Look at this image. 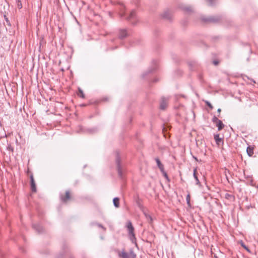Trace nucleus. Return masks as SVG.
I'll list each match as a JSON object with an SVG mask.
<instances>
[{
  "label": "nucleus",
  "mask_w": 258,
  "mask_h": 258,
  "mask_svg": "<svg viewBox=\"0 0 258 258\" xmlns=\"http://www.w3.org/2000/svg\"><path fill=\"white\" fill-rule=\"evenodd\" d=\"M116 5L119 6V15L121 18L125 17V18L131 22L133 25H136L137 24V16L136 12L134 10L131 11L128 16L125 17V7L124 5L120 2H117Z\"/></svg>",
  "instance_id": "1"
},
{
  "label": "nucleus",
  "mask_w": 258,
  "mask_h": 258,
  "mask_svg": "<svg viewBox=\"0 0 258 258\" xmlns=\"http://www.w3.org/2000/svg\"><path fill=\"white\" fill-rule=\"evenodd\" d=\"M115 163L118 176L122 180H123L125 176V169L122 165L121 158L118 152L116 153Z\"/></svg>",
  "instance_id": "2"
},
{
  "label": "nucleus",
  "mask_w": 258,
  "mask_h": 258,
  "mask_svg": "<svg viewBox=\"0 0 258 258\" xmlns=\"http://www.w3.org/2000/svg\"><path fill=\"white\" fill-rule=\"evenodd\" d=\"M126 227L128 229V235L130 237L131 240L133 242H134L136 241V237L135 234L134 233V228L132 225L131 221H127Z\"/></svg>",
  "instance_id": "3"
},
{
  "label": "nucleus",
  "mask_w": 258,
  "mask_h": 258,
  "mask_svg": "<svg viewBox=\"0 0 258 258\" xmlns=\"http://www.w3.org/2000/svg\"><path fill=\"white\" fill-rule=\"evenodd\" d=\"M201 20L202 21L206 23H217L221 20V17L219 16L202 17Z\"/></svg>",
  "instance_id": "4"
},
{
  "label": "nucleus",
  "mask_w": 258,
  "mask_h": 258,
  "mask_svg": "<svg viewBox=\"0 0 258 258\" xmlns=\"http://www.w3.org/2000/svg\"><path fill=\"white\" fill-rule=\"evenodd\" d=\"M158 64L157 61L154 60L153 61L152 66L151 68L149 69L146 72L144 73L142 75L143 78H145L148 74L154 73L157 69Z\"/></svg>",
  "instance_id": "5"
},
{
  "label": "nucleus",
  "mask_w": 258,
  "mask_h": 258,
  "mask_svg": "<svg viewBox=\"0 0 258 258\" xmlns=\"http://www.w3.org/2000/svg\"><path fill=\"white\" fill-rule=\"evenodd\" d=\"M60 198L63 203H67L69 200L71 199V195L69 190L66 191L65 195L62 194H60Z\"/></svg>",
  "instance_id": "6"
},
{
  "label": "nucleus",
  "mask_w": 258,
  "mask_h": 258,
  "mask_svg": "<svg viewBox=\"0 0 258 258\" xmlns=\"http://www.w3.org/2000/svg\"><path fill=\"white\" fill-rule=\"evenodd\" d=\"M30 186H31V189L32 192H35L37 191L36 189V185L35 184V182L33 177V176L32 174H31L30 176Z\"/></svg>",
  "instance_id": "7"
},
{
  "label": "nucleus",
  "mask_w": 258,
  "mask_h": 258,
  "mask_svg": "<svg viewBox=\"0 0 258 258\" xmlns=\"http://www.w3.org/2000/svg\"><path fill=\"white\" fill-rule=\"evenodd\" d=\"M167 101L168 98L165 97H162L161 98L160 103V108L161 110H164L166 109L167 105Z\"/></svg>",
  "instance_id": "8"
},
{
  "label": "nucleus",
  "mask_w": 258,
  "mask_h": 258,
  "mask_svg": "<svg viewBox=\"0 0 258 258\" xmlns=\"http://www.w3.org/2000/svg\"><path fill=\"white\" fill-rule=\"evenodd\" d=\"M128 36V34L126 29H120L118 34V37L120 39H124Z\"/></svg>",
  "instance_id": "9"
},
{
  "label": "nucleus",
  "mask_w": 258,
  "mask_h": 258,
  "mask_svg": "<svg viewBox=\"0 0 258 258\" xmlns=\"http://www.w3.org/2000/svg\"><path fill=\"white\" fill-rule=\"evenodd\" d=\"M33 227L38 233L43 232V228L40 224H33Z\"/></svg>",
  "instance_id": "10"
},
{
  "label": "nucleus",
  "mask_w": 258,
  "mask_h": 258,
  "mask_svg": "<svg viewBox=\"0 0 258 258\" xmlns=\"http://www.w3.org/2000/svg\"><path fill=\"white\" fill-rule=\"evenodd\" d=\"M181 9H182L184 12L187 13H190L192 12V8L191 6H185L183 5H181L180 6Z\"/></svg>",
  "instance_id": "11"
},
{
  "label": "nucleus",
  "mask_w": 258,
  "mask_h": 258,
  "mask_svg": "<svg viewBox=\"0 0 258 258\" xmlns=\"http://www.w3.org/2000/svg\"><path fill=\"white\" fill-rule=\"evenodd\" d=\"M118 255L120 258H129L128 254L124 249L121 252L118 251Z\"/></svg>",
  "instance_id": "12"
},
{
  "label": "nucleus",
  "mask_w": 258,
  "mask_h": 258,
  "mask_svg": "<svg viewBox=\"0 0 258 258\" xmlns=\"http://www.w3.org/2000/svg\"><path fill=\"white\" fill-rule=\"evenodd\" d=\"M214 139L216 141V144L218 145H220L221 143L223 144V141L221 138H220L219 134H216L214 135Z\"/></svg>",
  "instance_id": "13"
},
{
  "label": "nucleus",
  "mask_w": 258,
  "mask_h": 258,
  "mask_svg": "<svg viewBox=\"0 0 258 258\" xmlns=\"http://www.w3.org/2000/svg\"><path fill=\"white\" fill-rule=\"evenodd\" d=\"M162 17L163 18L170 20L171 18V13L169 11H165L162 14Z\"/></svg>",
  "instance_id": "14"
},
{
  "label": "nucleus",
  "mask_w": 258,
  "mask_h": 258,
  "mask_svg": "<svg viewBox=\"0 0 258 258\" xmlns=\"http://www.w3.org/2000/svg\"><path fill=\"white\" fill-rule=\"evenodd\" d=\"M193 176L194 178L196 180V184L198 185H201V182L197 176V170L196 168L194 169V170Z\"/></svg>",
  "instance_id": "15"
},
{
  "label": "nucleus",
  "mask_w": 258,
  "mask_h": 258,
  "mask_svg": "<svg viewBox=\"0 0 258 258\" xmlns=\"http://www.w3.org/2000/svg\"><path fill=\"white\" fill-rule=\"evenodd\" d=\"M155 160L157 163V166L159 168V169L160 170V171H162L163 169H164V166L162 164V163L161 162L160 160H159V158H156L155 159Z\"/></svg>",
  "instance_id": "16"
},
{
  "label": "nucleus",
  "mask_w": 258,
  "mask_h": 258,
  "mask_svg": "<svg viewBox=\"0 0 258 258\" xmlns=\"http://www.w3.org/2000/svg\"><path fill=\"white\" fill-rule=\"evenodd\" d=\"M144 214L147 220L148 221V223L150 224H151L153 221L152 217L149 214L147 213L146 212H144Z\"/></svg>",
  "instance_id": "17"
},
{
  "label": "nucleus",
  "mask_w": 258,
  "mask_h": 258,
  "mask_svg": "<svg viewBox=\"0 0 258 258\" xmlns=\"http://www.w3.org/2000/svg\"><path fill=\"white\" fill-rule=\"evenodd\" d=\"M246 152L249 157H251L253 154V148L250 146H248L246 149Z\"/></svg>",
  "instance_id": "18"
},
{
  "label": "nucleus",
  "mask_w": 258,
  "mask_h": 258,
  "mask_svg": "<svg viewBox=\"0 0 258 258\" xmlns=\"http://www.w3.org/2000/svg\"><path fill=\"white\" fill-rule=\"evenodd\" d=\"M216 125L218 127V130L219 131L222 130L224 126V124L223 123L222 121L221 120H219L216 123Z\"/></svg>",
  "instance_id": "19"
},
{
  "label": "nucleus",
  "mask_w": 258,
  "mask_h": 258,
  "mask_svg": "<svg viewBox=\"0 0 258 258\" xmlns=\"http://www.w3.org/2000/svg\"><path fill=\"white\" fill-rule=\"evenodd\" d=\"M113 203L115 207L118 208L119 207V199L117 197L113 199Z\"/></svg>",
  "instance_id": "20"
},
{
  "label": "nucleus",
  "mask_w": 258,
  "mask_h": 258,
  "mask_svg": "<svg viewBox=\"0 0 258 258\" xmlns=\"http://www.w3.org/2000/svg\"><path fill=\"white\" fill-rule=\"evenodd\" d=\"M253 179L251 176L249 177V179L246 180V181H244V182L247 184H249L252 186H255V185L253 183Z\"/></svg>",
  "instance_id": "21"
},
{
  "label": "nucleus",
  "mask_w": 258,
  "mask_h": 258,
  "mask_svg": "<svg viewBox=\"0 0 258 258\" xmlns=\"http://www.w3.org/2000/svg\"><path fill=\"white\" fill-rule=\"evenodd\" d=\"M77 95L80 97H81L82 98H85V95L84 94V92H83V90L80 88H78V91L77 92Z\"/></svg>",
  "instance_id": "22"
},
{
  "label": "nucleus",
  "mask_w": 258,
  "mask_h": 258,
  "mask_svg": "<svg viewBox=\"0 0 258 258\" xmlns=\"http://www.w3.org/2000/svg\"><path fill=\"white\" fill-rule=\"evenodd\" d=\"M162 172L163 176L165 178V179L167 180V181H170V179L168 176L167 173L165 171L164 169H163L162 171H161Z\"/></svg>",
  "instance_id": "23"
},
{
  "label": "nucleus",
  "mask_w": 258,
  "mask_h": 258,
  "mask_svg": "<svg viewBox=\"0 0 258 258\" xmlns=\"http://www.w3.org/2000/svg\"><path fill=\"white\" fill-rule=\"evenodd\" d=\"M169 129V127L167 125L163 124V127H162V132L165 133L167 132L168 131V130Z\"/></svg>",
  "instance_id": "24"
},
{
  "label": "nucleus",
  "mask_w": 258,
  "mask_h": 258,
  "mask_svg": "<svg viewBox=\"0 0 258 258\" xmlns=\"http://www.w3.org/2000/svg\"><path fill=\"white\" fill-rule=\"evenodd\" d=\"M97 131V129L96 127L89 128L87 130V132L90 134H93V133H95Z\"/></svg>",
  "instance_id": "25"
},
{
  "label": "nucleus",
  "mask_w": 258,
  "mask_h": 258,
  "mask_svg": "<svg viewBox=\"0 0 258 258\" xmlns=\"http://www.w3.org/2000/svg\"><path fill=\"white\" fill-rule=\"evenodd\" d=\"M137 204L138 206V207L140 208V209L144 213V212H146L144 210V206L140 203V202H137Z\"/></svg>",
  "instance_id": "26"
},
{
  "label": "nucleus",
  "mask_w": 258,
  "mask_h": 258,
  "mask_svg": "<svg viewBox=\"0 0 258 258\" xmlns=\"http://www.w3.org/2000/svg\"><path fill=\"white\" fill-rule=\"evenodd\" d=\"M96 225L99 227L103 229L104 231L106 230V228L101 224L98 223H92V225Z\"/></svg>",
  "instance_id": "27"
},
{
  "label": "nucleus",
  "mask_w": 258,
  "mask_h": 258,
  "mask_svg": "<svg viewBox=\"0 0 258 258\" xmlns=\"http://www.w3.org/2000/svg\"><path fill=\"white\" fill-rule=\"evenodd\" d=\"M205 103L206 104V105L208 106L211 109H212L213 108V105L209 101L206 100L205 101Z\"/></svg>",
  "instance_id": "28"
},
{
  "label": "nucleus",
  "mask_w": 258,
  "mask_h": 258,
  "mask_svg": "<svg viewBox=\"0 0 258 258\" xmlns=\"http://www.w3.org/2000/svg\"><path fill=\"white\" fill-rule=\"evenodd\" d=\"M17 7L19 9H22V5L21 0H17Z\"/></svg>",
  "instance_id": "29"
},
{
  "label": "nucleus",
  "mask_w": 258,
  "mask_h": 258,
  "mask_svg": "<svg viewBox=\"0 0 258 258\" xmlns=\"http://www.w3.org/2000/svg\"><path fill=\"white\" fill-rule=\"evenodd\" d=\"M206 1L209 3V5L211 6H213L216 1V0H206Z\"/></svg>",
  "instance_id": "30"
},
{
  "label": "nucleus",
  "mask_w": 258,
  "mask_h": 258,
  "mask_svg": "<svg viewBox=\"0 0 258 258\" xmlns=\"http://www.w3.org/2000/svg\"><path fill=\"white\" fill-rule=\"evenodd\" d=\"M4 17L5 20L6 21L7 25L11 26V24L10 21H9V19L7 17V16L6 15H4Z\"/></svg>",
  "instance_id": "31"
},
{
  "label": "nucleus",
  "mask_w": 258,
  "mask_h": 258,
  "mask_svg": "<svg viewBox=\"0 0 258 258\" xmlns=\"http://www.w3.org/2000/svg\"><path fill=\"white\" fill-rule=\"evenodd\" d=\"M186 200L187 204L188 206H190V195H189V194H188L187 195L186 198Z\"/></svg>",
  "instance_id": "32"
},
{
  "label": "nucleus",
  "mask_w": 258,
  "mask_h": 258,
  "mask_svg": "<svg viewBox=\"0 0 258 258\" xmlns=\"http://www.w3.org/2000/svg\"><path fill=\"white\" fill-rule=\"evenodd\" d=\"M219 120V119L216 116H214L212 118V121L215 123H216Z\"/></svg>",
  "instance_id": "33"
},
{
  "label": "nucleus",
  "mask_w": 258,
  "mask_h": 258,
  "mask_svg": "<svg viewBox=\"0 0 258 258\" xmlns=\"http://www.w3.org/2000/svg\"><path fill=\"white\" fill-rule=\"evenodd\" d=\"M241 245L247 251L250 252V250L249 249V248L242 242H241Z\"/></svg>",
  "instance_id": "34"
},
{
  "label": "nucleus",
  "mask_w": 258,
  "mask_h": 258,
  "mask_svg": "<svg viewBox=\"0 0 258 258\" xmlns=\"http://www.w3.org/2000/svg\"><path fill=\"white\" fill-rule=\"evenodd\" d=\"M130 254L131 256H132L133 258H135L136 256V254L134 253V252L132 250H131L130 251Z\"/></svg>",
  "instance_id": "35"
},
{
  "label": "nucleus",
  "mask_w": 258,
  "mask_h": 258,
  "mask_svg": "<svg viewBox=\"0 0 258 258\" xmlns=\"http://www.w3.org/2000/svg\"><path fill=\"white\" fill-rule=\"evenodd\" d=\"M232 197H233V196H232V195H230V194H226V198L227 199H230V198H232Z\"/></svg>",
  "instance_id": "36"
},
{
  "label": "nucleus",
  "mask_w": 258,
  "mask_h": 258,
  "mask_svg": "<svg viewBox=\"0 0 258 258\" xmlns=\"http://www.w3.org/2000/svg\"><path fill=\"white\" fill-rule=\"evenodd\" d=\"M163 135H164V136L165 138H167L168 136H169V133L168 132H165V133H163Z\"/></svg>",
  "instance_id": "37"
},
{
  "label": "nucleus",
  "mask_w": 258,
  "mask_h": 258,
  "mask_svg": "<svg viewBox=\"0 0 258 258\" xmlns=\"http://www.w3.org/2000/svg\"><path fill=\"white\" fill-rule=\"evenodd\" d=\"M213 64L215 66L218 64L219 63V61L218 60H214L213 62Z\"/></svg>",
  "instance_id": "38"
},
{
  "label": "nucleus",
  "mask_w": 258,
  "mask_h": 258,
  "mask_svg": "<svg viewBox=\"0 0 258 258\" xmlns=\"http://www.w3.org/2000/svg\"><path fill=\"white\" fill-rule=\"evenodd\" d=\"M221 111V109L220 108H218V110H217V112L219 114H220ZM219 116H220V114L218 115V117H219Z\"/></svg>",
  "instance_id": "39"
},
{
  "label": "nucleus",
  "mask_w": 258,
  "mask_h": 258,
  "mask_svg": "<svg viewBox=\"0 0 258 258\" xmlns=\"http://www.w3.org/2000/svg\"><path fill=\"white\" fill-rule=\"evenodd\" d=\"M63 257H64V254H61L60 257L59 256H57V258H63Z\"/></svg>",
  "instance_id": "40"
},
{
  "label": "nucleus",
  "mask_w": 258,
  "mask_h": 258,
  "mask_svg": "<svg viewBox=\"0 0 258 258\" xmlns=\"http://www.w3.org/2000/svg\"><path fill=\"white\" fill-rule=\"evenodd\" d=\"M214 258H219L216 254L214 255Z\"/></svg>",
  "instance_id": "41"
},
{
  "label": "nucleus",
  "mask_w": 258,
  "mask_h": 258,
  "mask_svg": "<svg viewBox=\"0 0 258 258\" xmlns=\"http://www.w3.org/2000/svg\"><path fill=\"white\" fill-rule=\"evenodd\" d=\"M67 247V245L65 244V245H63V248L64 249H65V248H66V247Z\"/></svg>",
  "instance_id": "42"
},
{
  "label": "nucleus",
  "mask_w": 258,
  "mask_h": 258,
  "mask_svg": "<svg viewBox=\"0 0 258 258\" xmlns=\"http://www.w3.org/2000/svg\"><path fill=\"white\" fill-rule=\"evenodd\" d=\"M249 176H246V180H247V179H249Z\"/></svg>",
  "instance_id": "43"
},
{
  "label": "nucleus",
  "mask_w": 258,
  "mask_h": 258,
  "mask_svg": "<svg viewBox=\"0 0 258 258\" xmlns=\"http://www.w3.org/2000/svg\"><path fill=\"white\" fill-rule=\"evenodd\" d=\"M21 250H22V252H25V250H24V249L23 248H21Z\"/></svg>",
  "instance_id": "44"
},
{
  "label": "nucleus",
  "mask_w": 258,
  "mask_h": 258,
  "mask_svg": "<svg viewBox=\"0 0 258 258\" xmlns=\"http://www.w3.org/2000/svg\"><path fill=\"white\" fill-rule=\"evenodd\" d=\"M157 81H158V80H157V79H155V80L154 81V82H157Z\"/></svg>",
  "instance_id": "45"
},
{
  "label": "nucleus",
  "mask_w": 258,
  "mask_h": 258,
  "mask_svg": "<svg viewBox=\"0 0 258 258\" xmlns=\"http://www.w3.org/2000/svg\"><path fill=\"white\" fill-rule=\"evenodd\" d=\"M255 187H256V188H258V185H257V186H256L255 185Z\"/></svg>",
  "instance_id": "46"
}]
</instances>
